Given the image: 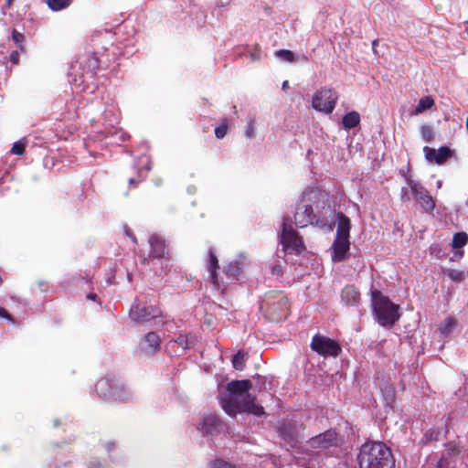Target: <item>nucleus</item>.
<instances>
[{
    "instance_id": "1",
    "label": "nucleus",
    "mask_w": 468,
    "mask_h": 468,
    "mask_svg": "<svg viewBox=\"0 0 468 468\" xmlns=\"http://www.w3.org/2000/svg\"><path fill=\"white\" fill-rule=\"evenodd\" d=\"M334 213L326 195L317 187H310L303 192L302 198L296 205L294 224L297 228L308 225L324 228L333 222Z\"/></svg>"
},
{
    "instance_id": "2",
    "label": "nucleus",
    "mask_w": 468,
    "mask_h": 468,
    "mask_svg": "<svg viewBox=\"0 0 468 468\" xmlns=\"http://www.w3.org/2000/svg\"><path fill=\"white\" fill-rule=\"evenodd\" d=\"M250 388L251 382L249 379L228 383L227 393L220 396V405L229 416L236 417L242 412L258 417L264 415L263 407L255 403V398L250 393Z\"/></svg>"
},
{
    "instance_id": "3",
    "label": "nucleus",
    "mask_w": 468,
    "mask_h": 468,
    "mask_svg": "<svg viewBox=\"0 0 468 468\" xmlns=\"http://www.w3.org/2000/svg\"><path fill=\"white\" fill-rule=\"evenodd\" d=\"M359 468H390L393 465L391 451L383 442L367 441L357 455Z\"/></svg>"
},
{
    "instance_id": "4",
    "label": "nucleus",
    "mask_w": 468,
    "mask_h": 468,
    "mask_svg": "<svg viewBox=\"0 0 468 468\" xmlns=\"http://www.w3.org/2000/svg\"><path fill=\"white\" fill-rule=\"evenodd\" d=\"M373 313L378 323L384 327H392L399 319V305L393 303L380 292L372 293Z\"/></svg>"
},
{
    "instance_id": "5",
    "label": "nucleus",
    "mask_w": 468,
    "mask_h": 468,
    "mask_svg": "<svg viewBox=\"0 0 468 468\" xmlns=\"http://www.w3.org/2000/svg\"><path fill=\"white\" fill-rule=\"evenodd\" d=\"M280 239L285 253L299 255L304 250L303 239L292 229L289 218H283Z\"/></svg>"
},
{
    "instance_id": "6",
    "label": "nucleus",
    "mask_w": 468,
    "mask_h": 468,
    "mask_svg": "<svg viewBox=\"0 0 468 468\" xmlns=\"http://www.w3.org/2000/svg\"><path fill=\"white\" fill-rule=\"evenodd\" d=\"M337 93L329 88H322L317 90L312 100L313 108L324 113H331L336 104Z\"/></svg>"
},
{
    "instance_id": "7",
    "label": "nucleus",
    "mask_w": 468,
    "mask_h": 468,
    "mask_svg": "<svg viewBox=\"0 0 468 468\" xmlns=\"http://www.w3.org/2000/svg\"><path fill=\"white\" fill-rule=\"evenodd\" d=\"M310 346L313 351L324 357H336L341 352V346L336 341L320 334L313 336Z\"/></svg>"
},
{
    "instance_id": "8",
    "label": "nucleus",
    "mask_w": 468,
    "mask_h": 468,
    "mask_svg": "<svg viewBox=\"0 0 468 468\" xmlns=\"http://www.w3.org/2000/svg\"><path fill=\"white\" fill-rule=\"evenodd\" d=\"M407 185L410 188L413 198L419 202L421 209L428 213L432 214L435 208V200L429 194L428 190L418 181L408 178Z\"/></svg>"
},
{
    "instance_id": "9",
    "label": "nucleus",
    "mask_w": 468,
    "mask_h": 468,
    "mask_svg": "<svg viewBox=\"0 0 468 468\" xmlns=\"http://www.w3.org/2000/svg\"><path fill=\"white\" fill-rule=\"evenodd\" d=\"M161 310L154 305H145L135 300L129 312L130 318L137 324H144L161 315Z\"/></svg>"
},
{
    "instance_id": "10",
    "label": "nucleus",
    "mask_w": 468,
    "mask_h": 468,
    "mask_svg": "<svg viewBox=\"0 0 468 468\" xmlns=\"http://www.w3.org/2000/svg\"><path fill=\"white\" fill-rule=\"evenodd\" d=\"M341 442L339 434L333 429L310 438L306 446L314 451H324L331 447H337Z\"/></svg>"
},
{
    "instance_id": "11",
    "label": "nucleus",
    "mask_w": 468,
    "mask_h": 468,
    "mask_svg": "<svg viewBox=\"0 0 468 468\" xmlns=\"http://www.w3.org/2000/svg\"><path fill=\"white\" fill-rule=\"evenodd\" d=\"M425 158L430 163L443 164L452 155V151L447 146H441L437 151L434 148L424 146Z\"/></svg>"
},
{
    "instance_id": "12",
    "label": "nucleus",
    "mask_w": 468,
    "mask_h": 468,
    "mask_svg": "<svg viewBox=\"0 0 468 468\" xmlns=\"http://www.w3.org/2000/svg\"><path fill=\"white\" fill-rule=\"evenodd\" d=\"M160 343V336L155 332H150L140 341L139 350L144 355L152 356L158 350Z\"/></svg>"
},
{
    "instance_id": "13",
    "label": "nucleus",
    "mask_w": 468,
    "mask_h": 468,
    "mask_svg": "<svg viewBox=\"0 0 468 468\" xmlns=\"http://www.w3.org/2000/svg\"><path fill=\"white\" fill-rule=\"evenodd\" d=\"M116 377H106L98 380L94 390L98 397L110 400L112 397Z\"/></svg>"
},
{
    "instance_id": "14",
    "label": "nucleus",
    "mask_w": 468,
    "mask_h": 468,
    "mask_svg": "<svg viewBox=\"0 0 468 468\" xmlns=\"http://www.w3.org/2000/svg\"><path fill=\"white\" fill-rule=\"evenodd\" d=\"M350 242L348 239L335 238L333 243L332 260L334 261H342L346 258L349 250Z\"/></svg>"
},
{
    "instance_id": "15",
    "label": "nucleus",
    "mask_w": 468,
    "mask_h": 468,
    "mask_svg": "<svg viewBox=\"0 0 468 468\" xmlns=\"http://www.w3.org/2000/svg\"><path fill=\"white\" fill-rule=\"evenodd\" d=\"M133 397V391L123 383L122 380L116 378L114 389L111 399L124 402L131 400Z\"/></svg>"
},
{
    "instance_id": "16",
    "label": "nucleus",
    "mask_w": 468,
    "mask_h": 468,
    "mask_svg": "<svg viewBox=\"0 0 468 468\" xmlns=\"http://www.w3.org/2000/svg\"><path fill=\"white\" fill-rule=\"evenodd\" d=\"M280 437L289 445L293 446L297 443V431L291 422H283L278 429Z\"/></svg>"
},
{
    "instance_id": "17",
    "label": "nucleus",
    "mask_w": 468,
    "mask_h": 468,
    "mask_svg": "<svg viewBox=\"0 0 468 468\" xmlns=\"http://www.w3.org/2000/svg\"><path fill=\"white\" fill-rule=\"evenodd\" d=\"M219 424V419L216 415H207L202 419L199 430L205 436L213 435L218 431Z\"/></svg>"
},
{
    "instance_id": "18",
    "label": "nucleus",
    "mask_w": 468,
    "mask_h": 468,
    "mask_svg": "<svg viewBox=\"0 0 468 468\" xmlns=\"http://www.w3.org/2000/svg\"><path fill=\"white\" fill-rule=\"evenodd\" d=\"M149 244L151 247V255L154 258H164L167 253L165 240L156 235L153 234L149 238Z\"/></svg>"
},
{
    "instance_id": "19",
    "label": "nucleus",
    "mask_w": 468,
    "mask_h": 468,
    "mask_svg": "<svg viewBox=\"0 0 468 468\" xmlns=\"http://www.w3.org/2000/svg\"><path fill=\"white\" fill-rule=\"evenodd\" d=\"M444 428L446 429L447 428V420H444V418H441V426L440 427H437V428H432V429H430V430H427L420 441V444L421 445H427L432 441H437L440 440L441 438V429Z\"/></svg>"
},
{
    "instance_id": "20",
    "label": "nucleus",
    "mask_w": 468,
    "mask_h": 468,
    "mask_svg": "<svg viewBox=\"0 0 468 468\" xmlns=\"http://www.w3.org/2000/svg\"><path fill=\"white\" fill-rule=\"evenodd\" d=\"M351 223L349 218L343 213H337L336 238L348 239Z\"/></svg>"
},
{
    "instance_id": "21",
    "label": "nucleus",
    "mask_w": 468,
    "mask_h": 468,
    "mask_svg": "<svg viewBox=\"0 0 468 468\" xmlns=\"http://www.w3.org/2000/svg\"><path fill=\"white\" fill-rule=\"evenodd\" d=\"M341 299L347 305H355L358 303L360 293L353 285H346L341 292Z\"/></svg>"
},
{
    "instance_id": "22",
    "label": "nucleus",
    "mask_w": 468,
    "mask_h": 468,
    "mask_svg": "<svg viewBox=\"0 0 468 468\" xmlns=\"http://www.w3.org/2000/svg\"><path fill=\"white\" fill-rule=\"evenodd\" d=\"M246 257L239 255L236 260L230 261L225 268V273L229 277L237 276L245 265Z\"/></svg>"
},
{
    "instance_id": "23",
    "label": "nucleus",
    "mask_w": 468,
    "mask_h": 468,
    "mask_svg": "<svg viewBox=\"0 0 468 468\" xmlns=\"http://www.w3.org/2000/svg\"><path fill=\"white\" fill-rule=\"evenodd\" d=\"M219 268L218 261L214 253L213 250L210 248L208 250V262H207V271L209 272V277L214 284H217V270Z\"/></svg>"
},
{
    "instance_id": "24",
    "label": "nucleus",
    "mask_w": 468,
    "mask_h": 468,
    "mask_svg": "<svg viewBox=\"0 0 468 468\" xmlns=\"http://www.w3.org/2000/svg\"><path fill=\"white\" fill-rule=\"evenodd\" d=\"M360 122V115L357 112L352 111L344 115L342 123L346 129H353Z\"/></svg>"
},
{
    "instance_id": "25",
    "label": "nucleus",
    "mask_w": 468,
    "mask_h": 468,
    "mask_svg": "<svg viewBox=\"0 0 468 468\" xmlns=\"http://www.w3.org/2000/svg\"><path fill=\"white\" fill-rule=\"evenodd\" d=\"M193 343V337L191 335H180L176 340L169 342V347H174L177 345L182 351H185L190 347Z\"/></svg>"
},
{
    "instance_id": "26",
    "label": "nucleus",
    "mask_w": 468,
    "mask_h": 468,
    "mask_svg": "<svg viewBox=\"0 0 468 468\" xmlns=\"http://www.w3.org/2000/svg\"><path fill=\"white\" fill-rule=\"evenodd\" d=\"M457 326V321L453 317H448L439 327V331L443 335L452 334Z\"/></svg>"
},
{
    "instance_id": "27",
    "label": "nucleus",
    "mask_w": 468,
    "mask_h": 468,
    "mask_svg": "<svg viewBox=\"0 0 468 468\" xmlns=\"http://www.w3.org/2000/svg\"><path fill=\"white\" fill-rule=\"evenodd\" d=\"M434 105V101L431 96H425L420 99L418 105L414 109V114H419L426 110L431 109Z\"/></svg>"
},
{
    "instance_id": "28",
    "label": "nucleus",
    "mask_w": 468,
    "mask_h": 468,
    "mask_svg": "<svg viewBox=\"0 0 468 468\" xmlns=\"http://www.w3.org/2000/svg\"><path fill=\"white\" fill-rule=\"evenodd\" d=\"M468 242V235L465 232H457L453 235L452 246L454 249H461Z\"/></svg>"
},
{
    "instance_id": "29",
    "label": "nucleus",
    "mask_w": 468,
    "mask_h": 468,
    "mask_svg": "<svg viewBox=\"0 0 468 468\" xmlns=\"http://www.w3.org/2000/svg\"><path fill=\"white\" fill-rule=\"evenodd\" d=\"M100 67V62H99V58L94 56V55H91V56H89L86 59H85V65H84V70L87 71V72H90L91 74H93Z\"/></svg>"
},
{
    "instance_id": "30",
    "label": "nucleus",
    "mask_w": 468,
    "mask_h": 468,
    "mask_svg": "<svg viewBox=\"0 0 468 468\" xmlns=\"http://www.w3.org/2000/svg\"><path fill=\"white\" fill-rule=\"evenodd\" d=\"M420 135L425 143H431L435 137L434 129L427 124H423L420 128Z\"/></svg>"
},
{
    "instance_id": "31",
    "label": "nucleus",
    "mask_w": 468,
    "mask_h": 468,
    "mask_svg": "<svg viewBox=\"0 0 468 468\" xmlns=\"http://www.w3.org/2000/svg\"><path fill=\"white\" fill-rule=\"evenodd\" d=\"M71 3V0H48V7L53 11H60L67 8Z\"/></svg>"
},
{
    "instance_id": "32",
    "label": "nucleus",
    "mask_w": 468,
    "mask_h": 468,
    "mask_svg": "<svg viewBox=\"0 0 468 468\" xmlns=\"http://www.w3.org/2000/svg\"><path fill=\"white\" fill-rule=\"evenodd\" d=\"M275 56L282 61L293 62L295 61V55L292 51L288 49H279L275 51Z\"/></svg>"
},
{
    "instance_id": "33",
    "label": "nucleus",
    "mask_w": 468,
    "mask_h": 468,
    "mask_svg": "<svg viewBox=\"0 0 468 468\" xmlns=\"http://www.w3.org/2000/svg\"><path fill=\"white\" fill-rule=\"evenodd\" d=\"M146 161V165H144V171H140L138 175V178L131 177L129 179V185L130 186H136L140 181L144 180V178L146 176V172H148L151 167L149 165V160L146 156L144 157Z\"/></svg>"
},
{
    "instance_id": "34",
    "label": "nucleus",
    "mask_w": 468,
    "mask_h": 468,
    "mask_svg": "<svg viewBox=\"0 0 468 468\" xmlns=\"http://www.w3.org/2000/svg\"><path fill=\"white\" fill-rule=\"evenodd\" d=\"M233 367L237 370H242L244 367V354L239 351L232 357Z\"/></svg>"
},
{
    "instance_id": "35",
    "label": "nucleus",
    "mask_w": 468,
    "mask_h": 468,
    "mask_svg": "<svg viewBox=\"0 0 468 468\" xmlns=\"http://www.w3.org/2000/svg\"><path fill=\"white\" fill-rule=\"evenodd\" d=\"M445 275L453 282H461L464 279V273L458 270H447Z\"/></svg>"
},
{
    "instance_id": "36",
    "label": "nucleus",
    "mask_w": 468,
    "mask_h": 468,
    "mask_svg": "<svg viewBox=\"0 0 468 468\" xmlns=\"http://www.w3.org/2000/svg\"><path fill=\"white\" fill-rule=\"evenodd\" d=\"M25 146H26L25 142L17 141L13 144V146L11 148V153L13 154L22 155L25 152Z\"/></svg>"
},
{
    "instance_id": "37",
    "label": "nucleus",
    "mask_w": 468,
    "mask_h": 468,
    "mask_svg": "<svg viewBox=\"0 0 468 468\" xmlns=\"http://www.w3.org/2000/svg\"><path fill=\"white\" fill-rule=\"evenodd\" d=\"M461 452L460 447L456 443H449L446 445L444 455L453 456Z\"/></svg>"
},
{
    "instance_id": "38",
    "label": "nucleus",
    "mask_w": 468,
    "mask_h": 468,
    "mask_svg": "<svg viewBox=\"0 0 468 468\" xmlns=\"http://www.w3.org/2000/svg\"><path fill=\"white\" fill-rule=\"evenodd\" d=\"M245 135L248 138H254L256 136V131L254 127V120L250 119V121L247 123L246 130H245Z\"/></svg>"
},
{
    "instance_id": "39",
    "label": "nucleus",
    "mask_w": 468,
    "mask_h": 468,
    "mask_svg": "<svg viewBox=\"0 0 468 468\" xmlns=\"http://www.w3.org/2000/svg\"><path fill=\"white\" fill-rule=\"evenodd\" d=\"M211 468H236V466L221 459H216L211 463Z\"/></svg>"
},
{
    "instance_id": "40",
    "label": "nucleus",
    "mask_w": 468,
    "mask_h": 468,
    "mask_svg": "<svg viewBox=\"0 0 468 468\" xmlns=\"http://www.w3.org/2000/svg\"><path fill=\"white\" fill-rule=\"evenodd\" d=\"M227 132L228 125L227 123H223L215 129V135L218 139H222L227 134Z\"/></svg>"
},
{
    "instance_id": "41",
    "label": "nucleus",
    "mask_w": 468,
    "mask_h": 468,
    "mask_svg": "<svg viewBox=\"0 0 468 468\" xmlns=\"http://www.w3.org/2000/svg\"><path fill=\"white\" fill-rule=\"evenodd\" d=\"M411 196H412V194L410 192V188L409 187V185L407 186L401 188L400 199L402 202L410 201L411 199Z\"/></svg>"
},
{
    "instance_id": "42",
    "label": "nucleus",
    "mask_w": 468,
    "mask_h": 468,
    "mask_svg": "<svg viewBox=\"0 0 468 468\" xmlns=\"http://www.w3.org/2000/svg\"><path fill=\"white\" fill-rule=\"evenodd\" d=\"M12 39L16 45L21 46L22 42L24 41V36L23 34L14 29L12 32Z\"/></svg>"
},
{
    "instance_id": "43",
    "label": "nucleus",
    "mask_w": 468,
    "mask_h": 468,
    "mask_svg": "<svg viewBox=\"0 0 468 468\" xmlns=\"http://www.w3.org/2000/svg\"><path fill=\"white\" fill-rule=\"evenodd\" d=\"M88 468H107V466L103 464L101 461L97 459H92L89 462Z\"/></svg>"
},
{
    "instance_id": "44",
    "label": "nucleus",
    "mask_w": 468,
    "mask_h": 468,
    "mask_svg": "<svg viewBox=\"0 0 468 468\" xmlns=\"http://www.w3.org/2000/svg\"><path fill=\"white\" fill-rule=\"evenodd\" d=\"M0 317H3V318H5L6 320L10 321V322H13V318L12 316L7 313V311L3 308V307H0Z\"/></svg>"
},
{
    "instance_id": "45",
    "label": "nucleus",
    "mask_w": 468,
    "mask_h": 468,
    "mask_svg": "<svg viewBox=\"0 0 468 468\" xmlns=\"http://www.w3.org/2000/svg\"><path fill=\"white\" fill-rule=\"evenodd\" d=\"M10 60L11 62H13L14 64H17L18 63V60H19V54L17 51H13L11 54H10Z\"/></svg>"
},
{
    "instance_id": "46",
    "label": "nucleus",
    "mask_w": 468,
    "mask_h": 468,
    "mask_svg": "<svg viewBox=\"0 0 468 468\" xmlns=\"http://www.w3.org/2000/svg\"><path fill=\"white\" fill-rule=\"evenodd\" d=\"M436 468H448V463L446 460L441 459L438 462Z\"/></svg>"
},
{
    "instance_id": "47",
    "label": "nucleus",
    "mask_w": 468,
    "mask_h": 468,
    "mask_svg": "<svg viewBox=\"0 0 468 468\" xmlns=\"http://www.w3.org/2000/svg\"><path fill=\"white\" fill-rule=\"evenodd\" d=\"M104 448L107 452H111L114 448V442L108 441L104 444Z\"/></svg>"
},
{
    "instance_id": "48",
    "label": "nucleus",
    "mask_w": 468,
    "mask_h": 468,
    "mask_svg": "<svg viewBox=\"0 0 468 468\" xmlns=\"http://www.w3.org/2000/svg\"><path fill=\"white\" fill-rule=\"evenodd\" d=\"M86 297H87V299H89V300L95 301V300H96V298H97V295H96L95 293H89V294H87V296H86Z\"/></svg>"
},
{
    "instance_id": "49",
    "label": "nucleus",
    "mask_w": 468,
    "mask_h": 468,
    "mask_svg": "<svg viewBox=\"0 0 468 468\" xmlns=\"http://www.w3.org/2000/svg\"><path fill=\"white\" fill-rule=\"evenodd\" d=\"M288 87H289V83H288V81H287V80H284V81L282 82V90H286L288 89Z\"/></svg>"
},
{
    "instance_id": "50",
    "label": "nucleus",
    "mask_w": 468,
    "mask_h": 468,
    "mask_svg": "<svg viewBox=\"0 0 468 468\" xmlns=\"http://www.w3.org/2000/svg\"><path fill=\"white\" fill-rule=\"evenodd\" d=\"M117 120H118V117H117V116H114V117H113V120H110V121H109V122H110V124H112V122H117Z\"/></svg>"
},
{
    "instance_id": "51",
    "label": "nucleus",
    "mask_w": 468,
    "mask_h": 468,
    "mask_svg": "<svg viewBox=\"0 0 468 468\" xmlns=\"http://www.w3.org/2000/svg\"><path fill=\"white\" fill-rule=\"evenodd\" d=\"M441 184H442V183H441V180H439V181L437 182V187H438V188H440V187L441 186Z\"/></svg>"
},
{
    "instance_id": "52",
    "label": "nucleus",
    "mask_w": 468,
    "mask_h": 468,
    "mask_svg": "<svg viewBox=\"0 0 468 468\" xmlns=\"http://www.w3.org/2000/svg\"><path fill=\"white\" fill-rule=\"evenodd\" d=\"M466 129L468 131V116H467V119H466Z\"/></svg>"
},
{
    "instance_id": "53",
    "label": "nucleus",
    "mask_w": 468,
    "mask_h": 468,
    "mask_svg": "<svg viewBox=\"0 0 468 468\" xmlns=\"http://www.w3.org/2000/svg\"><path fill=\"white\" fill-rule=\"evenodd\" d=\"M122 141H125L124 133L122 134Z\"/></svg>"
},
{
    "instance_id": "54",
    "label": "nucleus",
    "mask_w": 468,
    "mask_h": 468,
    "mask_svg": "<svg viewBox=\"0 0 468 468\" xmlns=\"http://www.w3.org/2000/svg\"><path fill=\"white\" fill-rule=\"evenodd\" d=\"M376 44H377V40H374V41H373V47H375V46H376Z\"/></svg>"
},
{
    "instance_id": "55",
    "label": "nucleus",
    "mask_w": 468,
    "mask_h": 468,
    "mask_svg": "<svg viewBox=\"0 0 468 468\" xmlns=\"http://www.w3.org/2000/svg\"><path fill=\"white\" fill-rule=\"evenodd\" d=\"M275 271H276V272H279V270H276V268H273V272H275Z\"/></svg>"
},
{
    "instance_id": "56",
    "label": "nucleus",
    "mask_w": 468,
    "mask_h": 468,
    "mask_svg": "<svg viewBox=\"0 0 468 468\" xmlns=\"http://www.w3.org/2000/svg\"><path fill=\"white\" fill-rule=\"evenodd\" d=\"M275 271H276V272H279V270H276V268H273V272H275Z\"/></svg>"
},
{
    "instance_id": "57",
    "label": "nucleus",
    "mask_w": 468,
    "mask_h": 468,
    "mask_svg": "<svg viewBox=\"0 0 468 468\" xmlns=\"http://www.w3.org/2000/svg\"><path fill=\"white\" fill-rule=\"evenodd\" d=\"M12 2V0H7V3L10 4Z\"/></svg>"
}]
</instances>
